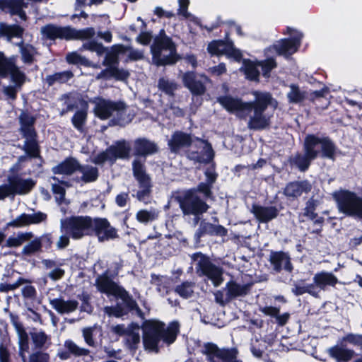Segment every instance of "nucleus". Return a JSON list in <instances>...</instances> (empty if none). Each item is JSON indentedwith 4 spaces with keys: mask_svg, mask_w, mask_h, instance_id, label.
<instances>
[{
    "mask_svg": "<svg viewBox=\"0 0 362 362\" xmlns=\"http://www.w3.org/2000/svg\"><path fill=\"white\" fill-rule=\"evenodd\" d=\"M253 101L244 102L241 98L231 95H223L217 98V102L228 112H235L240 118L245 119L254 111L253 116L250 117L247 127L250 129L263 130L270 126V117L264 115V112L274 100L269 92L254 90Z\"/></svg>",
    "mask_w": 362,
    "mask_h": 362,
    "instance_id": "obj_1",
    "label": "nucleus"
},
{
    "mask_svg": "<svg viewBox=\"0 0 362 362\" xmlns=\"http://www.w3.org/2000/svg\"><path fill=\"white\" fill-rule=\"evenodd\" d=\"M303 153L297 152L288 158L291 168H296L300 172H306L312 162L319 156L334 160L337 147L329 136L320 137L315 134L305 136L303 144Z\"/></svg>",
    "mask_w": 362,
    "mask_h": 362,
    "instance_id": "obj_2",
    "label": "nucleus"
},
{
    "mask_svg": "<svg viewBox=\"0 0 362 362\" xmlns=\"http://www.w3.org/2000/svg\"><path fill=\"white\" fill-rule=\"evenodd\" d=\"M18 122L20 124L18 132L22 137L25 139L23 146L22 147L18 146L25 152V155L21 156L18 158V161L24 162L27 158L30 160L38 158L41 161L39 167H42L44 159L41 156L38 134L35 127L36 117L23 110L18 116Z\"/></svg>",
    "mask_w": 362,
    "mask_h": 362,
    "instance_id": "obj_3",
    "label": "nucleus"
},
{
    "mask_svg": "<svg viewBox=\"0 0 362 362\" xmlns=\"http://www.w3.org/2000/svg\"><path fill=\"white\" fill-rule=\"evenodd\" d=\"M143 343L146 349L158 352V344L162 340L170 344L176 339L179 332V324L173 322L165 327L164 323L156 320L146 321L144 326Z\"/></svg>",
    "mask_w": 362,
    "mask_h": 362,
    "instance_id": "obj_4",
    "label": "nucleus"
},
{
    "mask_svg": "<svg viewBox=\"0 0 362 362\" xmlns=\"http://www.w3.org/2000/svg\"><path fill=\"white\" fill-rule=\"evenodd\" d=\"M283 33L291 35L293 34V35L290 37L280 39L272 45L267 47L264 49L266 57L276 52L277 55L282 56L288 59L298 50L301 45L303 34L290 27H287L286 32Z\"/></svg>",
    "mask_w": 362,
    "mask_h": 362,
    "instance_id": "obj_5",
    "label": "nucleus"
},
{
    "mask_svg": "<svg viewBox=\"0 0 362 362\" xmlns=\"http://www.w3.org/2000/svg\"><path fill=\"white\" fill-rule=\"evenodd\" d=\"M95 285L99 291L122 299L127 308L136 310L137 314L143 317V313L133 298L124 288L117 284L107 274L98 276L95 279Z\"/></svg>",
    "mask_w": 362,
    "mask_h": 362,
    "instance_id": "obj_6",
    "label": "nucleus"
},
{
    "mask_svg": "<svg viewBox=\"0 0 362 362\" xmlns=\"http://www.w3.org/2000/svg\"><path fill=\"white\" fill-rule=\"evenodd\" d=\"M339 211L349 216L362 219V197L354 192L341 189L333 193Z\"/></svg>",
    "mask_w": 362,
    "mask_h": 362,
    "instance_id": "obj_7",
    "label": "nucleus"
},
{
    "mask_svg": "<svg viewBox=\"0 0 362 362\" xmlns=\"http://www.w3.org/2000/svg\"><path fill=\"white\" fill-rule=\"evenodd\" d=\"M191 258L195 263L196 273L199 276H206L216 287L223 283V269L211 262L209 257L197 252L192 255Z\"/></svg>",
    "mask_w": 362,
    "mask_h": 362,
    "instance_id": "obj_8",
    "label": "nucleus"
},
{
    "mask_svg": "<svg viewBox=\"0 0 362 362\" xmlns=\"http://www.w3.org/2000/svg\"><path fill=\"white\" fill-rule=\"evenodd\" d=\"M175 199L180 204V207L185 215H194L195 223H197L199 216L205 213L209 205L202 199L194 191L186 190L182 196H177Z\"/></svg>",
    "mask_w": 362,
    "mask_h": 362,
    "instance_id": "obj_9",
    "label": "nucleus"
},
{
    "mask_svg": "<svg viewBox=\"0 0 362 362\" xmlns=\"http://www.w3.org/2000/svg\"><path fill=\"white\" fill-rule=\"evenodd\" d=\"M194 139L192 146L185 151L186 158L194 163H210L214 157L211 144L207 140L196 136Z\"/></svg>",
    "mask_w": 362,
    "mask_h": 362,
    "instance_id": "obj_10",
    "label": "nucleus"
},
{
    "mask_svg": "<svg viewBox=\"0 0 362 362\" xmlns=\"http://www.w3.org/2000/svg\"><path fill=\"white\" fill-rule=\"evenodd\" d=\"M131 147L124 139L115 141V144L107 147L105 151L98 153L93 160L96 165H102L106 161L112 164L119 159H128L130 157Z\"/></svg>",
    "mask_w": 362,
    "mask_h": 362,
    "instance_id": "obj_11",
    "label": "nucleus"
},
{
    "mask_svg": "<svg viewBox=\"0 0 362 362\" xmlns=\"http://www.w3.org/2000/svg\"><path fill=\"white\" fill-rule=\"evenodd\" d=\"M145 161V159L143 162L139 159H134L132 162L133 175L141 188L136 192V198L140 202H145L146 198L150 197L152 187L151 177L146 173Z\"/></svg>",
    "mask_w": 362,
    "mask_h": 362,
    "instance_id": "obj_12",
    "label": "nucleus"
},
{
    "mask_svg": "<svg viewBox=\"0 0 362 362\" xmlns=\"http://www.w3.org/2000/svg\"><path fill=\"white\" fill-rule=\"evenodd\" d=\"M91 103H95L93 112L101 120L110 118L114 112L127 110V105L122 100L114 101L103 97H95Z\"/></svg>",
    "mask_w": 362,
    "mask_h": 362,
    "instance_id": "obj_13",
    "label": "nucleus"
},
{
    "mask_svg": "<svg viewBox=\"0 0 362 362\" xmlns=\"http://www.w3.org/2000/svg\"><path fill=\"white\" fill-rule=\"evenodd\" d=\"M194 135L182 130L173 132L168 141V146L170 153L180 154L182 150H187L194 143Z\"/></svg>",
    "mask_w": 362,
    "mask_h": 362,
    "instance_id": "obj_14",
    "label": "nucleus"
},
{
    "mask_svg": "<svg viewBox=\"0 0 362 362\" xmlns=\"http://www.w3.org/2000/svg\"><path fill=\"white\" fill-rule=\"evenodd\" d=\"M312 189L310 182L307 180L291 181L288 182L284 188L283 193L288 201L298 200L303 193H308Z\"/></svg>",
    "mask_w": 362,
    "mask_h": 362,
    "instance_id": "obj_15",
    "label": "nucleus"
},
{
    "mask_svg": "<svg viewBox=\"0 0 362 362\" xmlns=\"http://www.w3.org/2000/svg\"><path fill=\"white\" fill-rule=\"evenodd\" d=\"M7 180L11 184L14 195H25L29 194L37 183L32 178L24 179L18 174L8 175Z\"/></svg>",
    "mask_w": 362,
    "mask_h": 362,
    "instance_id": "obj_16",
    "label": "nucleus"
},
{
    "mask_svg": "<svg viewBox=\"0 0 362 362\" xmlns=\"http://www.w3.org/2000/svg\"><path fill=\"white\" fill-rule=\"evenodd\" d=\"M283 209L281 204L279 207L275 206H264L257 204H252L251 212L259 223H267L276 218L279 211Z\"/></svg>",
    "mask_w": 362,
    "mask_h": 362,
    "instance_id": "obj_17",
    "label": "nucleus"
},
{
    "mask_svg": "<svg viewBox=\"0 0 362 362\" xmlns=\"http://www.w3.org/2000/svg\"><path fill=\"white\" fill-rule=\"evenodd\" d=\"M133 155L136 157H144L153 155L158 152L159 148L156 142L145 137H139L134 141Z\"/></svg>",
    "mask_w": 362,
    "mask_h": 362,
    "instance_id": "obj_18",
    "label": "nucleus"
},
{
    "mask_svg": "<svg viewBox=\"0 0 362 362\" xmlns=\"http://www.w3.org/2000/svg\"><path fill=\"white\" fill-rule=\"evenodd\" d=\"M177 47L173 39L166 35L164 29L160 30L158 34L154 37L151 45V53L153 56L158 55L163 50H170Z\"/></svg>",
    "mask_w": 362,
    "mask_h": 362,
    "instance_id": "obj_19",
    "label": "nucleus"
},
{
    "mask_svg": "<svg viewBox=\"0 0 362 362\" xmlns=\"http://www.w3.org/2000/svg\"><path fill=\"white\" fill-rule=\"evenodd\" d=\"M82 165L73 156L66 157L58 165L52 167V172L54 175H64L71 176L78 171H81Z\"/></svg>",
    "mask_w": 362,
    "mask_h": 362,
    "instance_id": "obj_20",
    "label": "nucleus"
},
{
    "mask_svg": "<svg viewBox=\"0 0 362 362\" xmlns=\"http://www.w3.org/2000/svg\"><path fill=\"white\" fill-rule=\"evenodd\" d=\"M182 83L193 95L200 96L205 93L206 88L204 83L197 78L194 71H187L182 76Z\"/></svg>",
    "mask_w": 362,
    "mask_h": 362,
    "instance_id": "obj_21",
    "label": "nucleus"
},
{
    "mask_svg": "<svg viewBox=\"0 0 362 362\" xmlns=\"http://www.w3.org/2000/svg\"><path fill=\"white\" fill-rule=\"evenodd\" d=\"M47 218V215L41 211L31 214L23 213L15 220L6 223V226H25L31 224H39L45 221Z\"/></svg>",
    "mask_w": 362,
    "mask_h": 362,
    "instance_id": "obj_22",
    "label": "nucleus"
},
{
    "mask_svg": "<svg viewBox=\"0 0 362 362\" xmlns=\"http://www.w3.org/2000/svg\"><path fill=\"white\" fill-rule=\"evenodd\" d=\"M65 350H60L57 353L58 357L62 360H67L70 358L71 354L75 356H88L90 351L87 349L80 347L71 340H66L64 341Z\"/></svg>",
    "mask_w": 362,
    "mask_h": 362,
    "instance_id": "obj_23",
    "label": "nucleus"
},
{
    "mask_svg": "<svg viewBox=\"0 0 362 362\" xmlns=\"http://www.w3.org/2000/svg\"><path fill=\"white\" fill-rule=\"evenodd\" d=\"M41 32L48 40L61 39L68 41L69 26L61 27L54 24H47L42 28Z\"/></svg>",
    "mask_w": 362,
    "mask_h": 362,
    "instance_id": "obj_24",
    "label": "nucleus"
},
{
    "mask_svg": "<svg viewBox=\"0 0 362 362\" xmlns=\"http://www.w3.org/2000/svg\"><path fill=\"white\" fill-rule=\"evenodd\" d=\"M269 262L276 272H280L283 269L288 272H291L293 269L289 257L283 252H272L269 255Z\"/></svg>",
    "mask_w": 362,
    "mask_h": 362,
    "instance_id": "obj_25",
    "label": "nucleus"
},
{
    "mask_svg": "<svg viewBox=\"0 0 362 362\" xmlns=\"http://www.w3.org/2000/svg\"><path fill=\"white\" fill-rule=\"evenodd\" d=\"M49 304L60 314H67L74 312L78 307V302L77 300H65L61 298L49 300Z\"/></svg>",
    "mask_w": 362,
    "mask_h": 362,
    "instance_id": "obj_26",
    "label": "nucleus"
},
{
    "mask_svg": "<svg viewBox=\"0 0 362 362\" xmlns=\"http://www.w3.org/2000/svg\"><path fill=\"white\" fill-rule=\"evenodd\" d=\"M30 336L34 349L37 350H45L52 344L50 336L43 331L35 329L30 332Z\"/></svg>",
    "mask_w": 362,
    "mask_h": 362,
    "instance_id": "obj_27",
    "label": "nucleus"
},
{
    "mask_svg": "<svg viewBox=\"0 0 362 362\" xmlns=\"http://www.w3.org/2000/svg\"><path fill=\"white\" fill-rule=\"evenodd\" d=\"M250 288L251 284H240L233 281L228 282L226 285L228 297L231 300L246 296L249 293Z\"/></svg>",
    "mask_w": 362,
    "mask_h": 362,
    "instance_id": "obj_28",
    "label": "nucleus"
},
{
    "mask_svg": "<svg viewBox=\"0 0 362 362\" xmlns=\"http://www.w3.org/2000/svg\"><path fill=\"white\" fill-rule=\"evenodd\" d=\"M81 176H76L72 178V181L76 183L84 182L90 183L96 181L99 177V171L96 167L82 165Z\"/></svg>",
    "mask_w": 362,
    "mask_h": 362,
    "instance_id": "obj_29",
    "label": "nucleus"
},
{
    "mask_svg": "<svg viewBox=\"0 0 362 362\" xmlns=\"http://www.w3.org/2000/svg\"><path fill=\"white\" fill-rule=\"evenodd\" d=\"M328 354L337 362H347L354 356L353 350L346 349L343 345H336L327 350Z\"/></svg>",
    "mask_w": 362,
    "mask_h": 362,
    "instance_id": "obj_30",
    "label": "nucleus"
},
{
    "mask_svg": "<svg viewBox=\"0 0 362 362\" xmlns=\"http://www.w3.org/2000/svg\"><path fill=\"white\" fill-rule=\"evenodd\" d=\"M169 51V54L162 56V53L158 55L153 56L152 60L157 66H165L176 64L180 59V56L177 52V47L173 48Z\"/></svg>",
    "mask_w": 362,
    "mask_h": 362,
    "instance_id": "obj_31",
    "label": "nucleus"
},
{
    "mask_svg": "<svg viewBox=\"0 0 362 362\" xmlns=\"http://www.w3.org/2000/svg\"><path fill=\"white\" fill-rule=\"evenodd\" d=\"M313 281L317 287L324 290L327 286H334L338 279L332 273L321 272L315 274Z\"/></svg>",
    "mask_w": 362,
    "mask_h": 362,
    "instance_id": "obj_32",
    "label": "nucleus"
},
{
    "mask_svg": "<svg viewBox=\"0 0 362 362\" xmlns=\"http://www.w3.org/2000/svg\"><path fill=\"white\" fill-rule=\"evenodd\" d=\"M290 90L287 93L286 97L291 104H300L308 98V92L301 90L298 84L291 83L289 85Z\"/></svg>",
    "mask_w": 362,
    "mask_h": 362,
    "instance_id": "obj_33",
    "label": "nucleus"
},
{
    "mask_svg": "<svg viewBox=\"0 0 362 362\" xmlns=\"http://www.w3.org/2000/svg\"><path fill=\"white\" fill-rule=\"evenodd\" d=\"M23 32V28L18 24L8 25L6 23H0V36L6 37L8 40L22 37Z\"/></svg>",
    "mask_w": 362,
    "mask_h": 362,
    "instance_id": "obj_34",
    "label": "nucleus"
},
{
    "mask_svg": "<svg viewBox=\"0 0 362 362\" xmlns=\"http://www.w3.org/2000/svg\"><path fill=\"white\" fill-rule=\"evenodd\" d=\"M74 74L72 71L66 70L59 72H55L53 74L47 75L45 79V83L49 87L54 86L56 83H66L74 78Z\"/></svg>",
    "mask_w": 362,
    "mask_h": 362,
    "instance_id": "obj_35",
    "label": "nucleus"
},
{
    "mask_svg": "<svg viewBox=\"0 0 362 362\" xmlns=\"http://www.w3.org/2000/svg\"><path fill=\"white\" fill-rule=\"evenodd\" d=\"M95 35L93 28H86L81 30H76L69 26L68 41L74 40H84L92 38Z\"/></svg>",
    "mask_w": 362,
    "mask_h": 362,
    "instance_id": "obj_36",
    "label": "nucleus"
},
{
    "mask_svg": "<svg viewBox=\"0 0 362 362\" xmlns=\"http://www.w3.org/2000/svg\"><path fill=\"white\" fill-rule=\"evenodd\" d=\"M61 226H93L90 216H70L61 221Z\"/></svg>",
    "mask_w": 362,
    "mask_h": 362,
    "instance_id": "obj_37",
    "label": "nucleus"
},
{
    "mask_svg": "<svg viewBox=\"0 0 362 362\" xmlns=\"http://www.w3.org/2000/svg\"><path fill=\"white\" fill-rule=\"evenodd\" d=\"M229 41L223 40H212L208 44L207 51L211 56H220L226 54Z\"/></svg>",
    "mask_w": 362,
    "mask_h": 362,
    "instance_id": "obj_38",
    "label": "nucleus"
},
{
    "mask_svg": "<svg viewBox=\"0 0 362 362\" xmlns=\"http://www.w3.org/2000/svg\"><path fill=\"white\" fill-rule=\"evenodd\" d=\"M221 349L214 343L207 342L204 344L202 353L206 356L208 362H216L215 357L219 358Z\"/></svg>",
    "mask_w": 362,
    "mask_h": 362,
    "instance_id": "obj_39",
    "label": "nucleus"
},
{
    "mask_svg": "<svg viewBox=\"0 0 362 362\" xmlns=\"http://www.w3.org/2000/svg\"><path fill=\"white\" fill-rule=\"evenodd\" d=\"M243 71L246 78L250 81H258L259 76V71L255 64L250 59H244L243 61Z\"/></svg>",
    "mask_w": 362,
    "mask_h": 362,
    "instance_id": "obj_40",
    "label": "nucleus"
},
{
    "mask_svg": "<svg viewBox=\"0 0 362 362\" xmlns=\"http://www.w3.org/2000/svg\"><path fill=\"white\" fill-rule=\"evenodd\" d=\"M87 117L88 112L86 110H77L71 118L72 125L78 132H83Z\"/></svg>",
    "mask_w": 362,
    "mask_h": 362,
    "instance_id": "obj_41",
    "label": "nucleus"
},
{
    "mask_svg": "<svg viewBox=\"0 0 362 362\" xmlns=\"http://www.w3.org/2000/svg\"><path fill=\"white\" fill-rule=\"evenodd\" d=\"M90 233H94L100 241L112 239L116 237L115 228H90Z\"/></svg>",
    "mask_w": 362,
    "mask_h": 362,
    "instance_id": "obj_42",
    "label": "nucleus"
},
{
    "mask_svg": "<svg viewBox=\"0 0 362 362\" xmlns=\"http://www.w3.org/2000/svg\"><path fill=\"white\" fill-rule=\"evenodd\" d=\"M11 81L15 83L16 87L21 88L25 81L26 76L24 72L20 70L19 67L16 65V62L9 71Z\"/></svg>",
    "mask_w": 362,
    "mask_h": 362,
    "instance_id": "obj_43",
    "label": "nucleus"
},
{
    "mask_svg": "<svg viewBox=\"0 0 362 362\" xmlns=\"http://www.w3.org/2000/svg\"><path fill=\"white\" fill-rule=\"evenodd\" d=\"M20 356L23 362H26V358L23 351H21ZM49 360L50 356L48 353L37 350L30 355L28 362H49Z\"/></svg>",
    "mask_w": 362,
    "mask_h": 362,
    "instance_id": "obj_44",
    "label": "nucleus"
},
{
    "mask_svg": "<svg viewBox=\"0 0 362 362\" xmlns=\"http://www.w3.org/2000/svg\"><path fill=\"white\" fill-rule=\"evenodd\" d=\"M14 62V59H8L3 52H0V78H5L8 77L9 71Z\"/></svg>",
    "mask_w": 362,
    "mask_h": 362,
    "instance_id": "obj_45",
    "label": "nucleus"
},
{
    "mask_svg": "<svg viewBox=\"0 0 362 362\" xmlns=\"http://www.w3.org/2000/svg\"><path fill=\"white\" fill-rule=\"evenodd\" d=\"M213 187L214 186L205 182H201L197 185V187L190 188L189 190L194 191V194H197V193L202 194L204 199L207 200L213 197Z\"/></svg>",
    "mask_w": 362,
    "mask_h": 362,
    "instance_id": "obj_46",
    "label": "nucleus"
},
{
    "mask_svg": "<svg viewBox=\"0 0 362 362\" xmlns=\"http://www.w3.org/2000/svg\"><path fill=\"white\" fill-rule=\"evenodd\" d=\"M194 283L185 281L176 286L175 291L184 298H189L194 293Z\"/></svg>",
    "mask_w": 362,
    "mask_h": 362,
    "instance_id": "obj_47",
    "label": "nucleus"
},
{
    "mask_svg": "<svg viewBox=\"0 0 362 362\" xmlns=\"http://www.w3.org/2000/svg\"><path fill=\"white\" fill-rule=\"evenodd\" d=\"M158 87L159 90L165 93L166 95L173 96L174 92L177 89V84L164 78H160L158 81Z\"/></svg>",
    "mask_w": 362,
    "mask_h": 362,
    "instance_id": "obj_48",
    "label": "nucleus"
},
{
    "mask_svg": "<svg viewBox=\"0 0 362 362\" xmlns=\"http://www.w3.org/2000/svg\"><path fill=\"white\" fill-rule=\"evenodd\" d=\"M32 237L30 233H18L11 236L7 240V245L9 247H18L21 245L24 242L28 240Z\"/></svg>",
    "mask_w": 362,
    "mask_h": 362,
    "instance_id": "obj_49",
    "label": "nucleus"
},
{
    "mask_svg": "<svg viewBox=\"0 0 362 362\" xmlns=\"http://www.w3.org/2000/svg\"><path fill=\"white\" fill-rule=\"evenodd\" d=\"M82 47L84 49L95 52L99 56L103 55L107 50V48L104 47L101 42H98L94 40L83 43Z\"/></svg>",
    "mask_w": 362,
    "mask_h": 362,
    "instance_id": "obj_50",
    "label": "nucleus"
},
{
    "mask_svg": "<svg viewBox=\"0 0 362 362\" xmlns=\"http://www.w3.org/2000/svg\"><path fill=\"white\" fill-rule=\"evenodd\" d=\"M238 351L236 348L221 349L219 358L223 362H233L237 360Z\"/></svg>",
    "mask_w": 362,
    "mask_h": 362,
    "instance_id": "obj_51",
    "label": "nucleus"
},
{
    "mask_svg": "<svg viewBox=\"0 0 362 362\" xmlns=\"http://www.w3.org/2000/svg\"><path fill=\"white\" fill-rule=\"evenodd\" d=\"M263 61L259 62L261 66L262 74L264 76H269L272 69L277 67V63L274 57H269Z\"/></svg>",
    "mask_w": 362,
    "mask_h": 362,
    "instance_id": "obj_52",
    "label": "nucleus"
},
{
    "mask_svg": "<svg viewBox=\"0 0 362 362\" xmlns=\"http://www.w3.org/2000/svg\"><path fill=\"white\" fill-rule=\"evenodd\" d=\"M27 7V4L23 0H9L8 12L11 15L20 14L23 13V8Z\"/></svg>",
    "mask_w": 362,
    "mask_h": 362,
    "instance_id": "obj_53",
    "label": "nucleus"
},
{
    "mask_svg": "<svg viewBox=\"0 0 362 362\" xmlns=\"http://www.w3.org/2000/svg\"><path fill=\"white\" fill-rule=\"evenodd\" d=\"M30 282L31 281L28 279L19 278L13 284L0 283V292L7 293L11 291H14L16 288H18L21 285Z\"/></svg>",
    "mask_w": 362,
    "mask_h": 362,
    "instance_id": "obj_54",
    "label": "nucleus"
},
{
    "mask_svg": "<svg viewBox=\"0 0 362 362\" xmlns=\"http://www.w3.org/2000/svg\"><path fill=\"white\" fill-rule=\"evenodd\" d=\"M34 47L32 45L23 46L21 48V58L24 63L31 64L34 62Z\"/></svg>",
    "mask_w": 362,
    "mask_h": 362,
    "instance_id": "obj_55",
    "label": "nucleus"
},
{
    "mask_svg": "<svg viewBox=\"0 0 362 362\" xmlns=\"http://www.w3.org/2000/svg\"><path fill=\"white\" fill-rule=\"evenodd\" d=\"M158 217L157 214L152 211H148L145 209L140 210L136 214V219L141 223H147L156 219Z\"/></svg>",
    "mask_w": 362,
    "mask_h": 362,
    "instance_id": "obj_56",
    "label": "nucleus"
},
{
    "mask_svg": "<svg viewBox=\"0 0 362 362\" xmlns=\"http://www.w3.org/2000/svg\"><path fill=\"white\" fill-rule=\"evenodd\" d=\"M129 76L130 73L128 70L119 69L118 66H112V78L116 81H126Z\"/></svg>",
    "mask_w": 362,
    "mask_h": 362,
    "instance_id": "obj_57",
    "label": "nucleus"
},
{
    "mask_svg": "<svg viewBox=\"0 0 362 362\" xmlns=\"http://www.w3.org/2000/svg\"><path fill=\"white\" fill-rule=\"evenodd\" d=\"M66 233L74 239H79L90 233V228H64Z\"/></svg>",
    "mask_w": 362,
    "mask_h": 362,
    "instance_id": "obj_58",
    "label": "nucleus"
},
{
    "mask_svg": "<svg viewBox=\"0 0 362 362\" xmlns=\"http://www.w3.org/2000/svg\"><path fill=\"white\" fill-rule=\"evenodd\" d=\"M106 51L107 52L103 64L108 67L118 66L119 64V57H117L112 48L110 50L107 51V49Z\"/></svg>",
    "mask_w": 362,
    "mask_h": 362,
    "instance_id": "obj_59",
    "label": "nucleus"
},
{
    "mask_svg": "<svg viewBox=\"0 0 362 362\" xmlns=\"http://www.w3.org/2000/svg\"><path fill=\"white\" fill-rule=\"evenodd\" d=\"M66 61L68 64L74 65H86L87 62L84 57L75 52L68 53L66 56Z\"/></svg>",
    "mask_w": 362,
    "mask_h": 362,
    "instance_id": "obj_60",
    "label": "nucleus"
},
{
    "mask_svg": "<svg viewBox=\"0 0 362 362\" xmlns=\"http://www.w3.org/2000/svg\"><path fill=\"white\" fill-rule=\"evenodd\" d=\"M225 55L233 58L236 62H240L243 58L241 51L234 47L233 42L229 41Z\"/></svg>",
    "mask_w": 362,
    "mask_h": 362,
    "instance_id": "obj_61",
    "label": "nucleus"
},
{
    "mask_svg": "<svg viewBox=\"0 0 362 362\" xmlns=\"http://www.w3.org/2000/svg\"><path fill=\"white\" fill-rule=\"evenodd\" d=\"M315 209L316 204L313 199H310L306 203V206L304 209V215L309 219L317 222V221L315 219L317 217V214L315 213Z\"/></svg>",
    "mask_w": 362,
    "mask_h": 362,
    "instance_id": "obj_62",
    "label": "nucleus"
},
{
    "mask_svg": "<svg viewBox=\"0 0 362 362\" xmlns=\"http://www.w3.org/2000/svg\"><path fill=\"white\" fill-rule=\"evenodd\" d=\"M126 341L129 349L135 350L140 343V335L139 332L129 331L126 337Z\"/></svg>",
    "mask_w": 362,
    "mask_h": 362,
    "instance_id": "obj_63",
    "label": "nucleus"
},
{
    "mask_svg": "<svg viewBox=\"0 0 362 362\" xmlns=\"http://www.w3.org/2000/svg\"><path fill=\"white\" fill-rule=\"evenodd\" d=\"M116 116L112 118L109 121V126H124L127 123H129V121H125L124 115H126V110H120L119 112H116Z\"/></svg>",
    "mask_w": 362,
    "mask_h": 362,
    "instance_id": "obj_64",
    "label": "nucleus"
}]
</instances>
